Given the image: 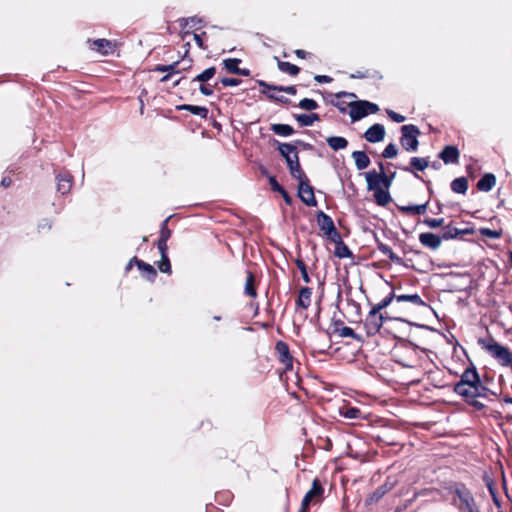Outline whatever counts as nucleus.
<instances>
[{
    "mask_svg": "<svg viewBox=\"0 0 512 512\" xmlns=\"http://www.w3.org/2000/svg\"><path fill=\"white\" fill-rule=\"evenodd\" d=\"M453 391L477 411H482L486 407L477 398L496 396L495 392L483 384L476 367L472 363L465 368L460 380L454 384Z\"/></svg>",
    "mask_w": 512,
    "mask_h": 512,
    "instance_id": "nucleus-1",
    "label": "nucleus"
},
{
    "mask_svg": "<svg viewBox=\"0 0 512 512\" xmlns=\"http://www.w3.org/2000/svg\"><path fill=\"white\" fill-rule=\"evenodd\" d=\"M390 306L391 297H384L377 304L371 305L368 315L363 322L364 329L368 336L376 335L386 320L395 319L405 321L404 317L399 315V311L395 306H392L389 311L381 312Z\"/></svg>",
    "mask_w": 512,
    "mask_h": 512,
    "instance_id": "nucleus-2",
    "label": "nucleus"
},
{
    "mask_svg": "<svg viewBox=\"0 0 512 512\" xmlns=\"http://www.w3.org/2000/svg\"><path fill=\"white\" fill-rule=\"evenodd\" d=\"M445 489L448 494L451 495V505H453L458 512H481L473 492L465 483L452 482Z\"/></svg>",
    "mask_w": 512,
    "mask_h": 512,
    "instance_id": "nucleus-3",
    "label": "nucleus"
},
{
    "mask_svg": "<svg viewBox=\"0 0 512 512\" xmlns=\"http://www.w3.org/2000/svg\"><path fill=\"white\" fill-rule=\"evenodd\" d=\"M324 486L322 482L315 478L312 481L311 488L304 495L298 512H309L310 507L318 505L324 501Z\"/></svg>",
    "mask_w": 512,
    "mask_h": 512,
    "instance_id": "nucleus-4",
    "label": "nucleus"
},
{
    "mask_svg": "<svg viewBox=\"0 0 512 512\" xmlns=\"http://www.w3.org/2000/svg\"><path fill=\"white\" fill-rule=\"evenodd\" d=\"M386 297H391V306H395L398 311L399 315L403 317V314H405V311L401 310L398 305L400 304H408L412 307H425L427 306L426 302L420 297V295L413 293V294H398L395 290H392Z\"/></svg>",
    "mask_w": 512,
    "mask_h": 512,
    "instance_id": "nucleus-5",
    "label": "nucleus"
},
{
    "mask_svg": "<svg viewBox=\"0 0 512 512\" xmlns=\"http://www.w3.org/2000/svg\"><path fill=\"white\" fill-rule=\"evenodd\" d=\"M400 143L403 149L408 152H415L418 149L419 141L418 136L420 130L416 125L408 124L401 127Z\"/></svg>",
    "mask_w": 512,
    "mask_h": 512,
    "instance_id": "nucleus-6",
    "label": "nucleus"
},
{
    "mask_svg": "<svg viewBox=\"0 0 512 512\" xmlns=\"http://www.w3.org/2000/svg\"><path fill=\"white\" fill-rule=\"evenodd\" d=\"M316 220L320 230L324 233V235L327 236L329 240L335 237L338 238L340 233L336 229L335 224L329 215L323 211H318L316 214Z\"/></svg>",
    "mask_w": 512,
    "mask_h": 512,
    "instance_id": "nucleus-7",
    "label": "nucleus"
},
{
    "mask_svg": "<svg viewBox=\"0 0 512 512\" xmlns=\"http://www.w3.org/2000/svg\"><path fill=\"white\" fill-rule=\"evenodd\" d=\"M275 353L278 361L283 365L284 371L293 369V356L290 353L289 346L286 342L279 340L275 345Z\"/></svg>",
    "mask_w": 512,
    "mask_h": 512,
    "instance_id": "nucleus-8",
    "label": "nucleus"
},
{
    "mask_svg": "<svg viewBox=\"0 0 512 512\" xmlns=\"http://www.w3.org/2000/svg\"><path fill=\"white\" fill-rule=\"evenodd\" d=\"M298 197L306 206H317V200L314 195V189L311 186L309 179H305L298 182Z\"/></svg>",
    "mask_w": 512,
    "mask_h": 512,
    "instance_id": "nucleus-9",
    "label": "nucleus"
},
{
    "mask_svg": "<svg viewBox=\"0 0 512 512\" xmlns=\"http://www.w3.org/2000/svg\"><path fill=\"white\" fill-rule=\"evenodd\" d=\"M87 43L91 50H93L103 56L113 54L116 50V43L111 40L104 39V38L95 39V40L88 39Z\"/></svg>",
    "mask_w": 512,
    "mask_h": 512,
    "instance_id": "nucleus-10",
    "label": "nucleus"
},
{
    "mask_svg": "<svg viewBox=\"0 0 512 512\" xmlns=\"http://www.w3.org/2000/svg\"><path fill=\"white\" fill-rule=\"evenodd\" d=\"M385 128L382 124L376 123L370 126L364 133V138L370 143L381 142L385 137Z\"/></svg>",
    "mask_w": 512,
    "mask_h": 512,
    "instance_id": "nucleus-11",
    "label": "nucleus"
},
{
    "mask_svg": "<svg viewBox=\"0 0 512 512\" xmlns=\"http://www.w3.org/2000/svg\"><path fill=\"white\" fill-rule=\"evenodd\" d=\"M135 266L139 269L141 272V275L147 279L150 282H154L157 277V271L151 264L138 259L136 256H134Z\"/></svg>",
    "mask_w": 512,
    "mask_h": 512,
    "instance_id": "nucleus-12",
    "label": "nucleus"
},
{
    "mask_svg": "<svg viewBox=\"0 0 512 512\" xmlns=\"http://www.w3.org/2000/svg\"><path fill=\"white\" fill-rule=\"evenodd\" d=\"M287 166L291 176L298 182L308 179L307 175L305 174L304 170L300 165L298 153H295L293 160L288 161Z\"/></svg>",
    "mask_w": 512,
    "mask_h": 512,
    "instance_id": "nucleus-13",
    "label": "nucleus"
},
{
    "mask_svg": "<svg viewBox=\"0 0 512 512\" xmlns=\"http://www.w3.org/2000/svg\"><path fill=\"white\" fill-rule=\"evenodd\" d=\"M419 241L424 247L437 250L441 246L442 238L434 233L424 232L419 235Z\"/></svg>",
    "mask_w": 512,
    "mask_h": 512,
    "instance_id": "nucleus-14",
    "label": "nucleus"
},
{
    "mask_svg": "<svg viewBox=\"0 0 512 512\" xmlns=\"http://www.w3.org/2000/svg\"><path fill=\"white\" fill-rule=\"evenodd\" d=\"M56 180H57V185H56L57 191L62 195L68 194L70 192V190L72 188V184H73L72 175L68 172L60 173L57 175Z\"/></svg>",
    "mask_w": 512,
    "mask_h": 512,
    "instance_id": "nucleus-15",
    "label": "nucleus"
},
{
    "mask_svg": "<svg viewBox=\"0 0 512 512\" xmlns=\"http://www.w3.org/2000/svg\"><path fill=\"white\" fill-rule=\"evenodd\" d=\"M170 219H171V216L167 217L161 223L160 235H159V238H158L157 243H156L158 250L168 249L167 242H168L169 238L172 235V231L168 227V222H169Z\"/></svg>",
    "mask_w": 512,
    "mask_h": 512,
    "instance_id": "nucleus-16",
    "label": "nucleus"
},
{
    "mask_svg": "<svg viewBox=\"0 0 512 512\" xmlns=\"http://www.w3.org/2000/svg\"><path fill=\"white\" fill-rule=\"evenodd\" d=\"M312 289L301 287L296 299V309L307 310L311 305Z\"/></svg>",
    "mask_w": 512,
    "mask_h": 512,
    "instance_id": "nucleus-17",
    "label": "nucleus"
},
{
    "mask_svg": "<svg viewBox=\"0 0 512 512\" xmlns=\"http://www.w3.org/2000/svg\"><path fill=\"white\" fill-rule=\"evenodd\" d=\"M459 150L456 146L447 145L440 152L439 158L443 160L445 164H455L459 161Z\"/></svg>",
    "mask_w": 512,
    "mask_h": 512,
    "instance_id": "nucleus-18",
    "label": "nucleus"
},
{
    "mask_svg": "<svg viewBox=\"0 0 512 512\" xmlns=\"http://www.w3.org/2000/svg\"><path fill=\"white\" fill-rule=\"evenodd\" d=\"M350 107V117L352 121H358L368 115V111L366 110V106H364V100L353 101L349 104Z\"/></svg>",
    "mask_w": 512,
    "mask_h": 512,
    "instance_id": "nucleus-19",
    "label": "nucleus"
},
{
    "mask_svg": "<svg viewBox=\"0 0 512 512\" xmlns=\"http://www.w3.org/2000/svg\"><path fill=\"white\" fill-rule=\"evenodd\" d=\"M330 241L335 243L334 255L340 259L342 258H350L353 256L352 251L342 240L341 235H338V238H333Z\"/></svg>",
    "mask_w": 512,
    "mask_h": 512,
    "instance_id": "nucleus-20",
    "label": "nucleus"
},
{
    "mask_svg": "<svg viewBox=\"0 0 512 512\" xmlns=\"http://www.w3.org/2000/svg\"><path fill=\"white\" fill-rule=\"evenodd\" d=\"M473 230L471 229H458L453 227L452 224H448L443 226V234L441 236L444 240L456 239L461 235L471 234Z\"/></svg>",
    "mask_w": 512,
    "mask_h": 512,
    "instance_id": "nucleus-21",
    "label": "nucleus"
},
{
    "mask_svg": "<svg viewBox=\"0 0 512 512\" xmlns=\"http://www.w3.org/2000/svg\"><path fill=\"white\" fill-rule=\"evenodd\" d=\"M497 179L493 173H485L477 182L476 187L481 192H489L496 185Z\"/></svg>",
    "mask_w": 512,
    "mask_h": 512,
    "instance_id": "nucleus-22",
    "label": "nucleus"
},
{
    "mask_svg": "<svg viewBox=\"0 0 512 512\" xmlns=\"http://www.w3.org/2000/svg\"><path fill=\"white\" fill-rule=\"evenodd\" d=\"M429 166L428 158L412 157L410 159V166L401 167L403 171L415 173L416 171H424Z\"/></svg>",
    "mask_w": 512,
    "mask_h": 512,
    "instance_id": "nucleus-23",
    "label": "nucleus"
},
{
    "mask_svg": "<svg viewBox=\"0 0 512 512\" xmlns=\"http://www.w3.org/2000/svg\"><path fill=\"white\" fill-rule=\"evenodd\" d=\"M339 413L341 416H343L347 419H351V420L365 419V415L363 414L361 409H359L357 407L350 406L349 404L343 405L340 408Z\"/></svg>",
    "mask_w": 512,
    "mask_h": 512,
    "instance_id": "nucleus-24",
    "label": "nucleus"
},
{
    "mask_svg": "<svg viewBox=\"0 0 512 512\" xmlns=\"http://www.w3.org/2000/svg\"><path fill=\"white\" fill-rule=\"evenodd\" d=\"M428 204H429V201H426L425 203L419 204V205H407V206L398 205L397 208L404 215H408V216L422 215V214L426 213Z\"/></svg>",
    "mask_w": 512,
    "mask_h": 512,
    "instance_id": "nucleus-25",
    "label": "nucleus"
},
{
    "mask_svg": "<svg viewBox=\"0 0 512 512\" xmlns=\"http://www.w3.org/2000/svg\"><path fill=\"white\" fill-rule=\"evenodd\" d=\"M244 293H245V295H247L251 298L257 297L256 276L250 270L246 271V282H245V286H244Z\"/></svg>",
    "mask_w": 512,
    "mask_h": 512,
    "instance_id": "nucleus-26",
    "label": "nucleus"
},
{
    "mask_svg": "<svg viewBox=\"0 0 512 512\" xmlns=\"http://www.w3.org/2000/svg\"><path fill=\"white\" fill-rule=\"evenodd\" d=\"M365 178L367 182V189L369 191H376L383 189L382 182L379 179V172L372 170L365 173Z\"/></svg>",
    "mask_w": 512,
    "mask_h": 512,
    "instance_id": "nucleus-27",
    "label": "nucleus"
},
{
    "mask_svg": "<svg viewBox=\"0 0 512 512\" xmlns=\"http://www.w3.org/2000/svg\"><path fill=\"white\" fill-rule=\"evenodd\" d=\"M374 441L378 446H398L401 445L400 441L391 433L377 434L374 436Z\"/></svg>",
    "mask_w": 512,
    "mask_h": 512,
    "instance_id": "nucleus-28",
    "label": "nucleus"
},
{
    "mask_svg": "<svg viewBox=\"0 0 512 512\" xmlns=\"http://www.w3.org/2000/svg\"><path fill=\"white\" fill-rule=\"evenodd\" d=\"M277 143V149L280 155L285 159L286 163H288L289 160H293L295 153H298L296 145H293L291 143Z\"/></svg>",
    "mask_w": 512,
    "mask_h": 512,
    "instance_id": "nucleus-29",
    "label": "nucleus"
},
{
    "mask_svg": "<svg viewBox=\"0 0 512 512\" xmlns=\"http://www.w3.org/2000/svg\"><path fill=\"white\" fill-rule=\"evenodd\" d=\"M468 187H469L468 179L464 176L455 178L450 184L451 190L457 194H463V195L466 194Z\"/></svg>",
    "mask_w": 512,
    "mask_h": 512,
    "instance_id": "nucleus-30",
    "label": "nucleus"
},
{
    "mask_svg": "<svg viewBox=\"0 0 512 512\" xmlns=\"http://www.w3.org/2000/svg\"><path fill=\"white\" fill-rule=\"evenodd\" d=\"M352 158L358 170H364L370 165V159L364 151H353Z\"/></svg>",
    "mask_w": 512,
    "mask_h": 512,
    "instance_id": "nucleus-31",
    "label": "nucleus"
},
{
    "mask_svg": "<svg viewBox=\"0 0 512 512\" xmlns=\"http://www.w3.org/2000/svg\"><path fill=\"white\" fill-rule=\"evenodd\" d=\"M258 85L260 87H262V88H265V89L285 92V93L290 94V95H295L297 93V89H296L295 85H291V86H277V85L269 84V83H267V82H265L263 80H259L258 81Z\"/></svg>",
    "mask_w": 512,
    "mask_h": 512,
    "instance_id": "nucleus-32",
    "label": "nucleus"
},
{
    "mask_svg": "<svg viewBox=\"0 0 512 512\" xmlns=\"http://www.w3.org/2000/svg\"><path fill=\"white\" fill-rule=\"evenodd\" d=\"M294 118L301 127L311 126L315 121H320V116L317 113L311 114H296Z\"/></svg>",
    "mask_w": 512,
    "mask_h": 512,
    "instance_id": "nucleus-33",
    "label": "nucleus"
},
{
    "mask_svg": "<svg viewBox=\"0 0 512 512\" xmlns=\"http://www.w3.org/2000/svg\"><path fill=\"white\" fill-rule=\"evenodd\" d=\"M377 249L384 255H386L392 262L396 264H402L403 260L401 257L396 255L393 250L387 244L377 241Z\"/></svg>",
    "mask_w": 512,
    "mask_h": 512,
    "instance_id": "nucleus-34",
    "label": "nucleus"
},
{
    "mask_svg": "<svg viewBox=\"0 0 512 512\" xmlns=\"http://www.w3.org/2000/svg\"><path fill=\"white\" fill-rule=\"evenodd\" d=\"M159 252L161 255V260L159 262H157V267L160 270V272L170 275L172 273V268H171L170 259L168 257V249H164V250L162 249V250H159Z\"/></svg>",
    "mask_w": 512,
    "mask_h": 512,
    "instance_id": "nucleus-35",
    "label": "nucleus"
},
{
    "mask_svg": "<svg viewBox=\"0 0 512 512\" xmlns=\"http://www.w3.org/2000/svg\"><path fill=\"white\" fill-rule=\"evenodd\" d=\"M326 142L328 146L334 151L345 149L348 146L347 139L341 136L328 137Z\"/></svg>",
    "mask_w": 512,
    "mask_h": 512,
    "instance_id": "nucleus-36",
    "label": "nucleus"
},
{
    "mask_svg": "<svg viewBox=\"0 0 512 512\" xmlns=\"http://www.w3.org/2000/svg\"><path fill=\"white\" fill-rule=\"evenodd\" d=\"M277 67L282 73H286L290 76H296L300 72V68L290 62L280 61L277 57Z\"/></svg>",
    "mask_w": 512,
    "mask_h": 512,
    "instance_id": "nucleus-37",
    "label": "nucleus"
},
{
    "mask_svg": "<svg viewBox=\"0 0 512 512\" xmlns=\"http://www.w3.org/2000/svg\"><path fill=\"white\" fill-rule=\"evenodd\" d=\"M374 201L378 206H386L392 201L391 195L388 190L381 189L374 191Z\"/></svg>",
    "mask_w": 512,
    "mask_h": 512,
    "instance_id": "nucleus-38",
    "label": "nucleus"
},
{
    "mask_svg": "<svg viewBox=\"0 0 512 512\" xmlns=\"http://www.w3.org/2000/svg\"><path fill=\"white\" fill-rule=\"evenodd\" d=\"M179 110H187L191 112L194 115L200 116L203 119H206L208 116V109L204 106H197V105H190V104H184L181 106H178Z\"/></svg>",
    "mask_w": 512,
    "mask_h": 512,
    "instance_id": "nucleus-39",
    "label": "nucleus"
},
{
    "mask_svg": "<svg viewBox=\"0 0 512 512\" xmlns=\"http://www.w3.org/2000/svg\"><path fill=\"white\" fill-rule=\"evenodd\" d=\"M270 129L279 136H290L294 133L293 127L288 124H272Z\"/></svg>",
    "mask_w": 512,
    "mask_h": 512,
    "instance_id": "nucleus-40",
    "label": "nucleus"
},
{
    "mask_svg": "<svg viewBox=\"0 0 512 512\" xmlns=\"http://www.w3.org/2000/svg\"><path fill=\"white\" fill-rule=\"evenodd\" d=\"M241 63V59L238 58H227L224 59L222 64L226 71L231 74H237L239 72V64Z\"/></svg>",
    "mask_w": 512,
    "mask_h": 512,
    "instance_id": "nucleus-41",
    "label": "nucleus"
},
{
    "mask_svg": "<svg viewBox=\"0 0 512 512\" xmlns=\"http://www.w3.org/2000/svg\"><path fill=\"white\" fill-rule=\"evenodd\" d=\"M215 74H216V68L214 66H211V67L205 69L202 73L198 74L192 81L193 82L197 81V82H200L201 84L206 83L211 78H213Z\"/></svg>",
    "mask_w": 512,
    "mask_h": 512,
    "instance_id": "nucleus-42",
    "label": "nucleus"
},
{
    "mask_svg": "<svg viewBox=\"0 0 512 512\" xmlns=\"http://www.w3.org/2000/svg\"><path fill=\"white\" fill-rule=\"evenodd\" d=\"M387 493L384 492L382 486L380 485L379 487H377L372 493H370L365 502L367 505H371L373 503H377L378 501H380V499H382Z\"/></svg>",
    "mask_w": 512,
    "mask_h": 512,
    "instance_id": "nucleus-43",
    "label": "nucleus"
},
{
    "mask_svg": "<svg viewBox=\"0 0 512 512\" xmlns=\"http://www.w3.org/2000/svg\"><path fill=\"white\" fill-rule=\"evenodd\" d=\"M298 107L307 111L316 110L319 105L314 99L304 98L298 103Z\"/></svg>",
    "mask_w": 512,
    "mask_h": 512,
    "instance_id": "nucleus-44",
    "label": "nucleus"
},
{
    "mask_svg": "<svg viewBox=\"0 0 512 512\" xmlns=\"http://www.w3.org/2000/svg\"><path fill=\"white\" fill-rule=\"evenodd\" d=\"M379 166V179L380 182H382L383 189L389 190V188L392 185V182L390 179H388V175L385 173L384 164L382 162L378 163Z\"/></svg>",
    "mask_w": 512,
    "mask_h": 512,
    "instance_id": "nucleus-45",
    "label": "nucleus"
},
{
    "mask_svg": "<svg viewBox=\"0 0 512 512\" xmlns=\"http://www.w3.org/2000/svg\"><path fill=\"white\" fill-rule=\"evenodd\" d=\"M479 233L482 237L489 239H499L502 236L501 230H492L490 228H480Z\"/></svg>",
    "mask_w": 512,
    "mask_h": 512,
    "instance_id": "nucleus-46",
    "label": "nucleus"
},
{
    "mask_svg": "<svg viewBox=\"0 0 512 512\" xmlns=\"http://www.w3.org/2000/svg\"><path fill=\"white\" fill-rule=\"evenodd\" d=\"M398 154V149L394 143L388 144L382 152V157L386 159H391L396 157Z\"/></svg>",
    "mask_w": 512,
    "mask_h": 512,
    "instance_id": "nucleus-47",
    "label": "nucleus"
},
{
    "mask_svg": "<svg viewBox=\"0 0 512 512\" xmlns=\"http://www.w3.org/2000/svg\"><path fill=\"white\" fill-rule=\"evenodd\" d=\"M444 222V218H425L423 220V223L432 229L445 226Z\"/></svg>",
    "mask_w": 512,
    "mask_h": 512,
    "instance_id": "nucleus-48",
    "label": "nucleus"
},
{
    "mask_svg": "<svg viewBox=\"0 0 512 512\" xmlns=\"http://www.w3.org/2000/svg\"><path fill=\"white\" fill-rule=\"evenodd\" d=\"M336 331L339 333V335L341 337H350V338H354V339L357 338L356 333L354 332V330L351 327L344 326L339 330L337 329Z\"/></svg>",
    "mask_w": 512,
    "mask_h": 512,
    "instance_id": "nucleus-49",
    "label": "nucleus"
},
{
    "mask_svg": "<svg viewBox=\"0 0 512 512\" xmlns=\"http://www.w3.org/2000/svg\"><path fill=\"white\" fill-rule=\"evenodd\" d=\"M242 80L241 79H238V78H230V77H223L221 80H220V83L225 86V87H229V86H238L239 84H241Z\"/></svg>",
    "mask_w": 512,
    "mask_h": 512,
    "instance_id": "nucleus-50",
    "label": "nucleus"
},
{
    "mask_svg": "<svg viewBox=\"0 0 512 512\" xmlns=\"http://www.w3.org/2000/svg\"><path fill=\"white\" fill-rule=\"evenodd\" d=\"M268 91H269V89L262 88V93L265 94L269 99L281 102L283 104H289L290 103V100L287 97H284V96L276 97L273 94H269Z\"/></svg>",
    "mask_w": 512,
    "mask_h": 512,
    "instance_id": "nucleus-51",
    "label": "nucleus"
},
{
    "mask_svg": "<svg viewBox=\"0 0 512 512\" xmlns=\"http://www.w3.org/2000/svg\"><path fill=\"white\" fill-rule=\"evenodd\" d=\"M386 113H387L388 117H389L392 121H394V122H396V123H402V122H404V121H405V119H406V118H405V116H403V115H401V114H399V113H396L395 111L390 110V109L386 110Z\"/></svg>",
    "mask_w": 512,
    "mask_h": 512,
    "instance_id": "nucleus-52",
    "label": "nucleus"
},
{
    "mask_svg": "<svg viewBox=\"0 0 512 512\" xmlns=\"http://www.w3.org/2000/svg\"><path fill=\"white\" fill-rule=\"evenodd\" d=\"M269 184L271 186L272 191L280 193L284 189L282 185H280L275 176L269 177Z\"/></svg>",
    "mask_w": 512,
    "mask_h": 512,
    "instance_id": "nucleus-53",
    "label": "nucleus"
},
{
    "mask_svg": "<svg viewBox=\"0 0 512 512\" xmlns=\"http://www.w3.org/2000/svg\"><path fill=\"white\" fill-rule=\"evenodd\" d=\"M484 482L486 484V487H487L490 495H494V494L497 493V489L495 487V483H494V481L490 477L484 476Z\"/></svg>",
    "mask_w": 512,
    "mask_h": 512,
    "instance_id": "nucleus-54",
    "label": "nucleus"
},
{
    "mask_svg": "<svg viewBox=\"0 0 512 512\" xmlns=\"http://www.w3.org/2000/svg\"><path fill=\"white\" fill-rule=\"evenodd\" d=\"M371 76L370 74V71L369 70H357L355 73H352L350 75V78L352 79H364V78H369Z\"/></svg>",
    "mask_w": 512,
    "mask_h": 512,
    "instance_id": "nucleus-55",
    "label": "nucleus"
},
{
    "mask_svg": "<svg viewBox=\"0 0 512 512\" xmlns=\"http://www.w3.org/2000/svg\"><path fill=\"white\" fill-rule=\"evenodd\" d=\"M364 106H366V110L368 111V115L369 114H375V113H377L379 111V107L375 103H372V102L364 100Z\"/></svg>",
    "mask_w": 512,
    "mask_h": 512,
    "instance_id": "nucleus-56",
    "label": "nucleus"
},
{
    "mask_svg": "<svg viewBox=\"0 0 512 512\" xmlns=\"http://www.w3.org/2000/svg\"><path fill=\"white\" fill-rule=\"evenodd\" d=\"M199 90L205 96H211L214 92L212 87L205 83L200 84Z\"/></svg>",
    "mask_w": 512,
    "mask_h": 512,
    "instance_id": "nucleus-57",
    "label": "nucleus"
},
{
    "mask_svg": "<svg viewBox=\"0 0 512 512\" xmlns=\"http://www.w3.org/2000/svg\"><path fill=\"white\" fill-rule=\"evenodd\" d=\"M279 194L282 196V198H283L284 202H285L287 205L291 206V205L293 204V198L290 196V194H289L285 189H283L282 191H280V193H279Z\"/></svg>",
    "mask_w": 512,
    "mask_h": 512,
    "instance_id": "nucleus-58",
    "label": "nucleus"
},
{
    "mask_svg": "<svg viewBox=\"0 0 512 512\" xmlns=\"http://www.w3.org/2000/svg\"><path fill=\"white\" fill-rule=\"evenodd\" d=\"M179 63H180L179 61H175L172 64L167 65V70H168L167 73L171 72L172 75L180 73V70L177 68Z\"/></svg>",
    "mask_w": 512,
    "mask_h": 512,
    "instance_id": "nucleus-59",
    "label": "nucleus"
},
{
    "mask_svg": "<svg viewBox=\"0 0 512 512\" xmlns=\"http://www.w3.org/2000/svg\"><path fill=\"white\" fill-rule=\"evenodd\" d=\"M434 372L430 371L428 373V379H431L433 381V385L436 388H443L445 385L442 383L441 380L437 381V378L433 377Z\"/></svg>",
    "mask_w": 512,
    "mask_h": 512,
    "instance_id": "nucleus-60",
    "label": "nucleus"
},
{
    "mask_svg": "<svg viewBox=\"0 0 512 512\" xmlns=\"http://www.w3.org/2000/svg\"><path fill=\"white\" fill-rule=\"evenodd\" d=\"M314 79L319 83H330L332 82V77L328 75H316Z\"/></svg>",
    "mask_w": 512,
    "mask_h": 512,
    "instance_id": "nucleus-61",
    "label": "nucleus"
},
{
    "mask_svg": "<svg viewBox=\"0 0 512 512\" xmlns=\"http://www.w3.org/2000/svg\"><path fill=\"white\" fill-rule=\"evenodd\" d=\"M294 54H295L298 58H300V59H306V58H308V57H310V56H311V53H309V52H307V51H305V50H303V49H296V50L294 51Z\"/></svg>",
    "mask_w": 512,
    "mask_h": 512,
    "instance_id": "nucleus-62",
    "label": "nucleus"
},
{
    "mask_svg": "<svg viewBox=\"0 0 512 512\" xmlns=\"http://www.w3.org/2000/svg\"><path fill=\"white\" fill-rule=\"evenodd\" d=\"M381 486L384 492L388 493L394 487V482L390 481V478H387L386 481Z\"/></svg>",
    "mask_w": 512,
    "mask_h": 512,
    "instance_id": "nucleus-63",
    "label": "nucleus"
},
{
    "mask_svg": "<svg viewBox=\"0 0 512 512\" xmlns=\"http://www.w3.org/2000/svg\"><path fill=\"white\" fill-rule=\"evenodd\" d=\"M193 37H194V40L196 42V44L198 45L199 48L201 49H206L207 47L204 45V42H203V39H202V36L200 34H196L194 33L193 34Z\"/></svg>",
    "mask_w": 512,
    "mask_h": 512,
    "instance_id": "nucleus-64",
    "label": "nucleus"
}]
</instances>
